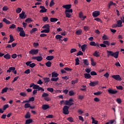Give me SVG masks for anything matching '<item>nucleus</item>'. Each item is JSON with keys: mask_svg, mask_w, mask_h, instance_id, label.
<instances>
[{"mask_svg": "<svg viewBox=\"0 0 124 124\" xmlns=\"http://www.w3.org/2000/svg\"><path fill=\"white\" fill-rule=\"evenodd\" d=\"M74 100L72 98H70L69 100H66L64 102L65 105H68L69 106H71V105H73L74 103Z\"/></svg>", "mask_w": 124, "mask_h": 124, "instance_id": "obj_1", "label": "nucleus"}, {"mask_svg": "<svg viewBox=\"0 0 124 124\" xmlns=\"http://www.w3.org/2000/svg\"><path fill=\"white\" fill-rule=\"evenodd\" d=\"M69 109V107L67 106H65L63 108V114L64 115H68L69 114V111L68 109Z\"/></svg>", "mask_w": 124, "mask_h": 124, "instance_id": "obj_2", "label": "nucleus"}, {"mask_svg": "<svg viewBox=\"0 0 124 124\" xmlns=\"http://www.w3.org/2000/svg\"><path fill=\"white\" fill-rule=\"evenodd\" d=\"M38 52H39L38 49L33 48L29 51V54L33 56L34 55H37V54H38Z\"/></svg>", "mask_w": 124, "mask_h": 124, "instance_id": "obj_3", "label": "nucleus"}, {"mask_svg": "<svg viewBox=\"0 0 124 124\" xmlns=\"http://www.w3.org/2000/svg\"><path fill=\"white\" fill-rule=\"evenodd\" d=\"M25 64L27 65V66H30V67H31V68H33L34 67H35L36 64L35 63H32L31 61H28L25 63Z\"/></svg>", "mask_w": 124, "mask_h": 124, "instance_id": "obj_4", "label": "nucleus"}, {"mask_svg": "<svg viewBox=\"0 0 124 124\" xmlns=\"http://www.w3.org/2000/svg\"><path fill=\"white\" fill-rule=\"evenodd\" d=\"M112 78H113V79H115V80H116L117 81H122V78L119 75H113L111 76Z\"/></svg>", "mask_w": 124, "mask_h": 124, "instance_id": "obj_5", "label": "nucleus"}, {"mask_svg": "<svg viewBox=\"0 0 124 124\" xmlns=\"http://www.w3.org/2000/svg\"><path fill=\"white\" fill-rule=\"evenodd\" d=\"M32 60H36L37 62H41L43 60V58L42 56H33L32 57Z\"/></svg>", "mask_w": 124, "mask_h": 124, "instance_id": "obj_6", "label": "nucleus"}, {"mask_svg": "<svg viewBox=\"0 0 124 124\" xmlns=\"http://www.w3.org/2000/svg\"><path fill=\"white\" fill-rule=\"evenodd\" d=\"M108 92L109 94H116L118 93V91L114 90L112 89H109L108 90Z\"/></svg>", "mask_w": 124, "mask_h": 124, "instance_id": "obj_7", "label": "nucleus"}, {"mask_svg": "<svg viewBox=\"0 0 124 124\" xmlns=\"http://www.w3.org/2000/svg\"><path fill=\"white\" fill-rule=\"evenodd\" d=\"M99 83L98 80L95 81H90V83L89 84L90 87H94L96 86Z\"/></svg>", "mask_w": 124, "mask_h": 124, "instance_id": "obj_8", "label": "nucleus"}, {"mask_svg": "<svg viewBox=\"0 0 124 124\" xmlns=\"http://www.w3.org/2000/svg\"><path fill=\"white\" fill-rule=\"evenodd\" d=\"M40 8L41 10H40V13H44L45 12H47V9L45 8V7L44 6H40Z\"/></svg>", "mask_w": 124, "mask_h": 124, "instance_id": "obj_9", "label": "nucleus"}, {"mask_svg": "<svg viewBox=\"0 0 124 124\" xmlns=\"http://www.w3.org/2000/svg\"><path fill=\"white\" fill-rule=\"evenodd\" d=\"M26 14V13L25 12L22 11L21 14H20L19 15V18L21 19H25L26 17H27V15H25Z\"/></svg>", "mask_w": 124, "mask_h": 124, "instance_id": "obj_10", "label": "nucleus"}, {"mask_svg": "<svg viewBox=\"0 0 124 124\" xmlns=\"http://www.w3.org/2000/svg\"><path fill=\"white\" fill-rule=\"evenodd\" d=\"M83 62L84 63V67H86L90 64V63L89 62V60H88V59H83Z\"/></svg>", "mask_w": 124, "mask_h": 124, "instance_id": "obj_11", "label": "nucleus"}, {"mask_svg": "<svg viewBox=\"0 0 124 124\" xmlns=\"http://www.w3.org/2000/svg\"><path fill=\"white\" fill-rule=\"evenodd\" d=\"M92 15L93 17H97L100 15V12L95 11L93 13Z\"/></svg>", "mask_w": 124, "mask_h": 124, "instance_id": "obj_12", "label": "nucleus"}, {"mask_svg": "<svg viewBox=\"0 0 124 124\" xmlns=\"http://www.w3.org/2000/svg\"><path fill=\"white\" fill-rule=\"evenodd\" d=\"M16 69V68L15 67H9V69L7 70V72L8 73H10L12 71H15V70Z\"/></svg>", "mask_w": 124, "mask_h": 124, "instance_id": "obj_13", "label": "nucleus"}, {"mask_svg": "<svg viewBox=\"0 0 124 124\" xmlns=\"http://www.w3.org/2000/svg\"><path fill=\"white\" fill-rule=\"evenodd\" d=\"M62 7L63 8H65L66 10L70 9V8H71V4L63 5Z\"/></svg>", "mask_w": 124, "mask_h": 124, "instance_id": "obj_14", "label": "nucleus"}, {"mask_svg": "<svg viewBox=\"0 0 124 124\" xmlns=\"http://www.w3.org/2000/svg\"><path fill=\"white\" fill-rule=\"evenodd\" d=\"M107 52L108 53V55H107L108 58H109V57H110V56H111V57H112L113 56V54L114 52L113 51H112L111 50H107Z\"/></svg>", "mask_w": 124, "mask_h": 124, "instance_id": "obj_15", "label": "nucleus"}, {"mask_svg": "<svg viewBox=\"0 0 124 124\" xmlns=\"http://www.w3.org/2000/svg\"><path fill=\"white\" fill-rule=\"evenodd\" d=\"M42 29H46V30H47L50 31V25L48 24H45L43 26Z\"/></svg>", "mask_w": 124, "mask_h": 124, "instance_id": "obj_16", "label": "nucleus"}, {"mask_svg": "<svg viewBox=\"0 0 124 124\" xmlns=\"http://www.w3.org/2000/svg\"><path fill=\"white\" fill-rule=\"evenodd\" d=\"M48 108H50V107L48 105H43L42 106V109H43V110H47Z\"/></svg>", "mask_w": 124, "mask_h": 124, "instance_id": "obj_17", "label": "nucleus"}, {"mask_svg": "<svg viewBox=\"0 0 124 124\" xmlns=\"http://www.w3.org/2000/svg\"><path fill=\"white\" fill-rule=\"evenodd\" d=\"M113 55H112V57H113L115 59H118V58H119V51L113 52Z\"/></svg>", "mask_w": 124, "mask_h": 124, "instance_id": "obj_18", "label": "nucleus"}, {"mask_svg": "<svg viewBox=\"0 0 124 124\" xmlns=\"http://www.w3.org/2000/svg\"><path fill=\"white\" fill-rule=\"evenodd\" d=\"M93 56L94 57H96V58H98V57H99V56H100V54H99V52H98L97 51H95L93 53Z\"/></svg>", "mask_w": 124, "mask_h": 124, "instance_id": "obj_19", "label": "nucleus"}, {"mask_svg": "<svg viewBox=\"0 0 124 124\" xmlns=\"http://www.w3.org/2000/svg\"><path fill=\"white\" fill-rule=\"evenodd\" d=\"M14 40H15V39H14L13 36H12V35H10V40L8 42V43H12Z\"/></svg>", "mask_w": 124, "mask_h": 124, "instance_id": "obj_20", "label": "nucleus"}, {"mask_svg": "<svg viewBox=\"0 0 124 124\" xmlns=\"http://www.w3.org/2000/svg\"><path fill=\"white\" fill-rule=\"evenodd\" d=\"M87 46H88V45L86 44L81 46V48L82 52H85V51H86V48H87Z\"/></svg>", "mask_w": 124, "mask_h": 124, "instance_id": "obj_21", "label": "nucleus"}, {"mask_svg": "<svg viewBox=\"0 0 124 124\" xmlns=\"http://www.w3.org/2000/svg\"><path fill=\"white\" fill-rule=\"evenodd\" d=\"M59 76V74L56 73V72H53L52 73V78H57Z\"/></svg>", "mask_w": 124, "mask_h": 124, "instance_id": "obj_22", "label": "nucleus"}, {"mask_svg": "<svg viewBox=\"0 0 124 124\" xmlns=\"http://www.w3.org/2000/svg\"><path fill=\"white\" fill-rule=\"evenodd\" d=\"M112 5H114V6H116V3H114L113 1H110L109 3L108 4V8H110Z\"/></svg>", "mask_w": 124, "mask_h": 124, "instance_id": "obj_23", "label": "nucleus"}, {"mask_svg": "<svg viewBox=\"0 0 124 124\" xmlns=\"http://www.w3.org/2000/svg\"><path fill=\"white\" fill-rule=\"evenodd\" d=\"M3 58H4V59H6V60H10L11 57L10 55H9V54L7 53L6 55H4Z\"/></svg>", "mask_w": 124, "mask_h": 124, "instance_id": "obj_24", "label": "nucleus"}, {"mask_svg": "<svg viewBox=\"0 0 124 124\" xmlns=\"http://www.w3.org/2000/svg\"><path fill=\"white\" fill-rule=\"evenodd\" d=\"M57 21H59V19L57 18H50V22H51V23H54V22H57Z\"/></svg>", "mask_w": 124, "mask_h": 124, "instance_id": "obj_25", "label": "nucleus"}, {"mask_svg": "<svg viewBox=\"0 0 124 124\" xmlns=\"http://www.w3.org/2000/svg\"><path fill=\"white\" fill-rule=\"evenodd\" d=\"M55 38L57 40H59V41H61V39L62 38V36L60 35V34H57L55 36Z\"/></svg>", "mask_w": 124, "mask_h": 124, "instance_id": "obj_26", "label": "nucleus"}, {"mask_svg": "<svg viewBox=\"0 0 124 124\" xmlns=\"http://www.w3.org/2000/svg\"><path fill=\"white\" fill-rule=\"evenodd\" d=\"M45 64L47 67H51L52 65V62L50 61H48L45 63Z\"/></svg>", "mask_w": 124, "mask_h": 124, "instance_id": "obj_27", "label": "nucleus"}, {"mask_svg": "<svg viewBox=\"0 0 124 124\" xmlns=\"http://www.w3.org/2000/svg\"><path fill=\"white\" fill-rule=\"evenodd\" d=\"M3 22L5 23L6 24H7V25H10L11 24V22H10L9 20H7L6 18H4L3 19Z\"/></svg>", "mask_w": 124, "mask_h": 124, "instance_id": "obj_28", "label": "nucleus"}, {"mask_svg": "<svg viewBox=\"0 0 124 124\" xmlns=\"http://www.w3.org/2000/svg\"><path fill=\"white\" fill-rule=\"evenodd\" d=\"M54 59V56H48L46 57V60L47 61H52V60Z\"/></svg>", "mask_w": 124, "mask_h": 124, "instance_id": "obj_29", "label": "nucleus"}, {"mask_svg": "<svg viewBox=\"0 0 124 124\" xmlns=\"http://www.w3.org/2000/svg\"><path fill=\"white\" fill-rule=\"evenodd\" d=\"M117 27H122V24H123V21L121 20H119L118 21H117Z\"/></svg>", "mask_w": 124, "mask_h": 124, "instance_id": "obj_30", "label": "nucleus"}, {"mask_svg": "<svg viewBox=\"0 0 124 124\" xmlns=\"http://www.w3.org/2000/svg\"><path fill=\"white\" fill-rule=\"evenodd\" d=\"M20 36H22V37H25L26 36V33H25V31H21L19 32Z\"/></svg>", "mask_w": 124, "mask_h": 124, "instance_id": "obj_31", "label": "nucleus"}, {"mask_svg": "<svg viewBox=\"0 0 124 124\" xmlns=\"http://www.w3.org/2000/svg\"><path fill=\"white\" fill-rule=\"evenodd\" d=\"M103 40H108L109 39V37L107 35L104 34L103 36L102 37Z\"/></svg>", "mask_w": 124, "mask_h": 124, "instance_id": "obj_32", "label": "nucleus"}, {"mask_svg": "<svg viewBox=\"0 0 124 124\" xmlns=\"http://www.w3.org/2000/svg\"><path fill=\"white\" fill-rule=\"evenodd\" d=\"M91 62L92 66H95V65H96V63L94 62L93 59L91 58Z\"/></svg>", "mask_w": 124, "mask_h": 124, "instance_id": "obj_33", "label": "nucleus"}, {"mask_svg": "<svg viewBox=\"0 0 124 124\" xmlns=\"http://www.w3.org/2000/svg\"><path fill=\"white\" fill-rule=\"evenodd\" d=\"M24 118H25V119H30V118H31V114L30 113V112H28L26 113L24 116Z\"/></svg>", "mask_w": 124, "mask_h": 124, "instance_id": "obj_34", "label": "nucleus"}, {"mask_svg": "<svg viewBox=\"0 0 124 124\" xmlns=\"http://www.w3.org/2000/svg\"><path fill=\"white\" fill-rule=\"evenodd\" d=\"M91 77H92V76H91V75L90 74H84V78L86 79H90V78H91Z\"/></svg>", "mask_w": 124, "mask_h": 124, "instance_id": "obj_35", "label": "nucleus"}, {"mask_svg": "<svg viewBox=\"0 0 124 124\" xmlns=\"http://www.w3.org/2000/svg\"><path fill=\"white\" fill-rule=\"evenodd\" d=\"M76 33L77 35H81L82 34V30H78L76 31Z\"/></svg>", "mask_w": 124, "mask_h": 124, "instance_id": "obj_36", "label": "nucleus"}, {"mask_svg": "<svg viewBox=\"0 0 124 124\" xmlns=\"http://www.w3.org/2000/svg\"><path fill=\"white\" fill-rule=\"evenodd\" d=\"M45 83L48 84V82H50V78H44Z\"/></svg>", "mask_w": 124, "mask_h": 124, "instance_id": "obj_37", "label": "nucleus"}, {"mask_svg": "<svg viewBox=\"0 0 124 124\" xmlns=\"http://www.w3.org/2000/svg\"><path fill=\"white\" fill-rule=\"evenodd\" d=\"M37 31V28H34L32 29V30L30 31V33L32 34V33H33L34 32Z\"/></svg>", "mask_w": 124, "mask_h": 124, "instance_id": "obj_38", "label": "nucleus"}, {"mask_svg": "<svg viewBox=\"0 0 124 124\" xmlns=\"http://www.w3.org/2000/svg\"><path fill=\"white\" fill-rule=\"evenodd\" d=\"M32 122V119H28L26 121L25 124H31Z\"/></svg>", "mask_w": 124, "mask_h": 124, "instance_id": "obj_39", "label": "nucleus"}, {"mask_svg": "<svg viewBox=\"0 0 124 124\" xmlns=\"http://www.w3.org/2000/svg\"><path fill=\"white\" fill-rule=\"evenodd\" d=\"M32 19H31V18H28L25 20V22L26 23H30L31 22H32Z\"/></svg>", "mask_w": 124, "mask_h": 124, "instance_id": "obj_40", "label": "nucleus"}, {"mask_svg": "<svg viewBox=\"0 0 124 124\" xmlns=\"http://www.w3.org/2000/svg\"><path fill=\"white\" fill-rule=\"evenodd\" d=\"M103 43L105 44V45H107V46H110V42L109 41H104Z\"/></svg>", "mask_w": 124, "mask_h": 124, "instance_id": "obj_41", "label": "nucleus"}, {"mask_svg": "<svg viewBox=\"0 0 124 124\" xmlns=\"http://www.w3.org/2000/svg\"><path fill=\"white\" fill-rule=\"evenodd\" d=\"M75 62H76L75 65H79V64H80V63H79V62H80V60H79L78 58H77L75 59Z\"/></svg>", "mask_w": 124, "mask_h": 124, "instance_id": "obj_42", "label": "nucleus"}, {"mask_svg": "<svg viewBox=\"0 0 124 124\" xmlns=\"http://www.w3.org/2000/svg\"><path fill=\"white\" fill-rule=\"evenodd\" d=\"M41 32H42V33H49V32H50V31L47 30V29H44V30H42V31H41Z\"/></svg>", "mask_w": 124, "mask_h": 124, "instance_id": "obj_43", "label": "nucleus"}, {"mask_svg": "<svg viewBox=\"0 0 124 124\" xmlns=\"http://www.w3.org/2000/svg\"><path fill=\"white\" fill-rule=\"evenodd\" d=\"M7 90H8V88L5 87L4 89H3L1 91V93H6L7 92Z\"/></svg>", "mask_w": 124, "mask_h": 124, "instance_id": "obj_44", "label": "nucleus"}, {"mask_svg": "<svg viewBox=\"0 0 124 124\" xmlns=\"http://www.w3.org/2000/svg\"><path fill=\"white\" fill-rule=\"evenodd\" d=\"M92 124H98V122L95 120H94V118L92 117Z\"/></svg>", "mask_w": 124, "mask_h": 124, "instance_id": "obj_45", "label": "nucleus"}, {"mask_svg": "<svg viewBox=\"0 0 124 124\" xmlns=\"http://www.w3.org/2000/svg\"><path fill=\"white\" fill-rule=\"evenodd\" d=\"M72 12H73V10L71 9L65 10V13H72Z\"/></svg>", "mask_w": 124, "mask_h": 124, "instance_id": "obj_46", "label": "nucleus"}, {"mask_svg": "<svg viewBox=\"0 0 124 124\" xmlns=\"http://www.w3.org/2000/svg\"><path fill=\"white\" fill-rule=\"evenodd\" d=\"M77 83H78V79L75 80H72L71 81L72 85H75V84H77Z\"/></svg>", "mask_w": 124, "mask_h": 124, "instance_id": "obj_47", "label": "nucleus"}, {"mask_svg": "<svg viewBox=\"0 0 124 124\" xmlns=\"http://www.w3.org/2000/svg\"><path fill=\"white\" fill-rule=\"evenodd\" d=\"M31 107V104L26 103L24 105V108H30Z\"/></svg>", "mask_w": 124, "mask_h": 124, "instance_id": "obj_48", "label": "nucleus"}, {"mask_svg": "<svg viewBox=\"0 0 124 124\" xmlns=\"http://www.w3.org/2000/svg\"><path fill=\"white\" fill-rule=\"evenodd\" d=\"M42 97H47V96H49V94L48 93H43L42 95Z\"/></svg>", "mask_w": 124, "mask_h": 124, "instance_id": "obj_49", "label": "nucleus"}, {"mask_svg": "<svg viewBox=\"0 0 124 124\" xmlns=\"http://www.w3.org/2000/svg\"><path fill=\"white\" fill-rule=\"evenodd\" d=\"M67 120L68 121V122H70V123H73L74 122V119L72 117H69L67 119Z\"/></svg>", "mask_w": 124, "mask_h": 124, "instance_id": "obj_50", "label": "nucleus"}, {"mask_svg": "<svg viewBox=\"0 0 124 124\" xmlns=\"http://www.w3.org/2000/svg\"><path fill=\"white\" fill-rule=\"evenodd\" d=\"M58 80H59V78H51V81H53L54 82H57V81H58Z\"/></svg>", "mask_w": 124, "mask_h": 124, "instance_id": "obj_51", "label": "nucleus"}, {"mask_svg": "<svg viewBox=\"0 0 124 124\" xmlns=\"http://www.w3.org/2000/svg\"><path fill=\"white\" fill-rule=\"evenodd\" d=\"M8 107H9V105H8V104L4 105L3 107V110H6V109H7V108H8Z\"/></svg>", "mask_w": 124, "mask_h": 124, "instance_id": "obj_52", "label": "nucleus"}, {"mask_svg": "<svg viewBox=\"0 0 124 124\" xmlns=\"http://www.w3.org/2000/svg\"><path fill=\"white\" fill-rule=\"evenodd\" d=\"M21 11H22V8H17L16 10V13H20Z\"/></svg>", "mask_w": 124, "mask_h": 124, "instance_id": "obj_53", "label": "nucleus"}, {"mask_svg": "<svg viewBox=\"0 0 124 124\" xmlns=\"http://www.w3.org/2000/svg\"><path fill=\"white\" fill-rule=\"evenodd\" d=\"M48 16L43 17V22H48Z\"/></svg>", "mask_w": 124, "mask_h": 124, "instance_id": "obj_54", "label": "nucleus"}, {"mask_svg": "<svg viewBox=\"0 0 124 124\" xmlns=\"http://www.w3.org/2000/svg\"><path fill=\"white\" fill-rule=\"evenodd\" d=\"M47 91H48V92H50V93H53V92H54V89L52 88H47Z\"/></svg>", "mask_w": 124, "mask_h": 124, "instance_id": "obj_55", "label": "nucleus"}, {"mask_svg": "<svg viewBox=\"0 0 124 124\" xmlns=\"http://www.w3.org/2000/svg\"><path fill=\"white\" fill-rule=\"evenodd\" d=\"M83 53L81 51H79L77 53V56L78 57V56H83Z\"/></svg>", "mask_w": 124, "mask_h": 124, "instance_id": "obj_56", "label": "nucleus"}, {"mask_svg": "<svg viewBox=\"0 0 124 124\" xmlns=\"http://www.w3.org/2000/svg\"><path fill=\"white\" fill-rule=\"evenodd\" d=\"M8 9H9V8H8V7H7V6H4L2 8L3 11H7V10H8Z\"/></svg>", "mask_w": 124, "mask_h": 124, "instance_id": "obj_57", "label": "nucleus"}, {"mask_svg": "<svg viewBox=\"0 0 124 124\" xmlns=\"http://www.w3.org/2000/svg\"><path fill=\"white\" fill-rule=\"evenodd\" d=\"M75 52H77V49H76V48H72L70 50V53L71 54H72L73 53H75Z\"/></svg>", "mask_w": 124, "mask_h": 124, "instance_id": "obj_58", "label": "nucleus"}, {"mask_svg": "<svg viewBox=\"0 0 124 124\" xmlns=\"http://www.w3.org/2000/svg\"><path fill=\"white\" fill-rule=\"evenodd\" d=\"M116 102L118 103V104H121L122 103V99L120 98H118L116 99Z\"/></svg>", "mask_w": 124, "mask_h": 124, "instance_id": "obj_59", "label": "nucleus"}, {"mask_svg": "<svg viewBox=\"0 0 124 124\" xmlns=\"http://www.w3.org/2000/svg\"><path fill=\"white\" fill-rule=\"evenodd\" d=\"M69 95H70V96H72V95H74V92H73V91H70L69 92Z\"/></svg>", "mask_w": 124, "mask_h": 124, "instance_id": "obj_60", "label": "nucleus"}, {"mask_svg": "<svg viewBox=\"0 0 124 124\" xmlns=\"http://www.w3.org/2000/svg\"><path fill=\"white\" fill-rule=\"evenodd\" d=\"M20 95H21V96H27V94L25 92H21L19 93Z\"/></svg>", "mask_w": 124, "mask_h": 124, "instance_id": "obj_61", "label": "nucleus"}, {"mask_svg": "<svg viewBox=\"0 0 124 124\" xmlns=\"http://www.w3.org/2000/svg\"><path fill=\"white\" fill-rule=\"evenodd\" d=\"M90 45H91V46H96V45L95 42H91L90 43Z\"/></svg>", "mask_w": 124, "mask_h": 124, "instance_id": "obj_62", "label": "nucleus"}, {"mask_svg": "<svg viewBox=\"0 0 124 124\" xmlns=\"http://www.w3.org/2000/svg\"><path fill=\"white\" fill-rule=\"evenodd\" d=\"M83 29H84V31H89V30H90V27H89V26H84Z\"/></svg>", "mask_w": 124, "mask_h": 124, "instance_id": "obj_63", "label": "nucleus"}, {"mask_svg": "<svg viewBox=\"0 0 124 124\" xmlns=\"http://www.w3.org/2000/svg\"><path fill=\"white\" fill-rule=\"evenodd\" d=\"M16 28V25L15 24H12L10 25L9 29H15Z\"/></svg>", "mask_w": 124, "mask_h": 124, "instance_id": "obj_64", "label": "nucleus"}]
</instances>
